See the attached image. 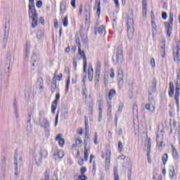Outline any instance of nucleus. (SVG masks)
Here are the masks:
<instances>
[{
    "label": "nucleus",
    "instance_id": "nucleus-1",
    "mask_svg": "<svg viewBox=\"0 0 180 180\" xmlns=\"http://www.w3.org/2000/svg\"><path fill=\"white\" fill-rule=\"evenodd\" d=\"M28 13L30 19H32V27L34 29L37 26V22L39 20V13L34 6V0H29L28 4Z\"/></svg>",
    "mask_w": 180,
    "mask_h": 180
},
{
    "label": "nucleus",
    "instance_id": "nucleus-2",
    "mask_svg": "<svg viewBox=\"0 0 180 180\" xmlns=\"http://www.w3.org/2000/svg\"><path fill=\"white\" fill-rule=\"evenodd\" d=\"M179 95H180V72L177 73V79L176 84V91H175V103L177 108V111H179Z\"/></svg>",
    "mask_w": 180,
    "mask_h": 180
},
{
    "label": "nucleus",
    "instance_id": "nucleus-3",
    "mask_svg": "<svg viewBox=\"0 0 180 180\" xmlns=\"http://www.w3.org/2000/svg\"><path fill=\"white\" fill-rule=\"evenodd\" d=\"M164 141V128L162 125L158 127V134L156 136V142L158 147H162V143Z\"/></svg>",
    "mask_w": 180,
    "mask_h": 180
},
{
    "label": "nucleus",
    "instance_id": "nucleus-4",
    "mask_svg": "<svg viewBox=\"0 0 180 180\" xmlns=\"http://www.w3.org/2000/svg\"><path fill=\"white\" fill-rule=\"evenodd\" d=\"M174 22V13L170 12L169 16V22H165V26L167 29V36L169 37L172 33V26Z\"/></svg>",
    "mask_w": 180,
    "mask_h": 180
},
{
    "label": "nucleus",
    "instance_id": "nucleus-5",
    "mask_svg": "<svg viewBox=\"0 0 180 180\" xmlns=\"http://www.w3.org/2000/svg\"><path fill=\"white\" fill-rule=\"evenodd\" d=\"M133 25H134L133 19H129L127 22V33L129 40H131L134 36V26Z\"/></svg>",
    "mask_w": 180,
    "mask_h": 180
},
{
    "label": "nucleus",
    "instance_id": "nucleus-6",
    "mask_svg": "<svg viewBox=\"0 0 180 180\" xmlns=\"http://www.w3.org/2000/svg\"><path fill=\"white\" fill-rule=\"evenodd\" d=\"M11 29V21H8L5 23L4 35L3 38V43L6 46L8 43V39L9 37V30Z\"/></svg>",
    "mask_w": 180,
    "mask_h": 180
},
{
    "label": "nucleus",
    "instance_id": "nucleus-7",
    "mask_svg": "<svg viewBox=\"0 0 180 180\" xmlns=\"http://www.w3.org/2000/svg\"><path fill=\"white\" fill-rule=\"evenodd\" d=\"M112 61L115 65H117V64H122V63H123V51L122 50H119L117 52L115 57L112 58Z\"/></svg>",
    "mask_w": 180,
    "mask_h": 180
},
{
    "label": "nucleus",
    "instance_id": "nucleus-8",
    "mask_svg": "<svg viewBox=\"0 0 180 180\" xmlns=\"http://www.w3.org/2000/svg\"><path fill=\"white\" fill-rule=\"evenodd\" d=\"M47 155H49V153L46 150H41L40 153L38 155V158L35 159L37 165H40L43 158H47Z\"/></svg>",
    "mask_w": 180,
    "mask_h": 180
},
{
    "label": "nucleus",
    "instance_id": "nucleus-9",
    "mask_svg": "<svg viewBox=\"0 0 180 180\" xmlns=\"http://www.w3.org/2000/svg\"><path fill=\"white\" fill-rule=\"evenodd\" d=\"M14 160H14L15 175V177L18 178V176H19V174H20V171H18V164H22V157H20L19 159H18V155H17V154H15V155H14Z\"/></svg>",
    "mask_w": 180,
    "mask_h": 180
},
{
    "label": "nucleus",
    "instance_id": "nucleus-10",
    "mask_svg": "<svg viewBox=\"0 0 180 180\" xmlns=\"http://www.w3.org/2000/svg\"><path fill=\"white\" fill-rule=\"evenodd\" d=\"M146 110H149L150 113L155 112V105H154V99L149 98L148 103L145 105Z\"/></svg>",
    "mask_w": 180,
    "mask_h": 180
},
{
    "label": "nucleus",
    "instance_id": "nucleus-11",
    "mask_svg": "<svg viewBox=\"0 0 180 180\" xmlns=\"http://www.w3.org/2000/svg\"><path fill=\"white\" fill-rule=\"evenodd\" d=\"M40 127L45 129L46 133H50V122L49 119L44 118L40 123Z\"/></svg>",
    "mask_w": 180,
    "mask_h": 180
},
{
    "label": "nucleus",
    "instance_id": "nucleus-12",
    "mask_svg": "<svg viewBox=\"0 0 180 180\" xmlns=\"http://www.w3.org/2000/svg\"><path fill=\"white\" fill-rule=\"evenodd\" d=\"M60 102V93H57L56 96V100L52 102L51 104V112L56 113V109H57V105Z\"/></svg>",
    "mask_w": 180,
    "mask_h": 180
},
{
    "label": "nucleus",
    "instance_id": "nucleus-13",
    "mask_svg": "<svg viewBox=\"0 0 180 180\" xmlns=\"http://www.w3.org/2000/svg\"><path fill=\"white\" fill-rule=\"evenodd\" d=\"M84 159H82L81 160L78 161V164L79 165H80V167H82V165H84V161L85 162L88 161V158L89 157V149H86V147L84 148Z\"/></svg>",
    "mask_w": 180,
    "mask_h": 180
},
{
    "label": "nucleus",
    "instance_id": "nucleus-14",
    "mask_svg": "<svg viewBox=\"0 0 180 180\" xmlns=\"http://www.w3.org/2000/svg\"><path fill=\"white\" fill-rule=\"evenodd\" d=\"M84 159H82L81 160L78 161V164L79 165H80V167H82V165H84V161L85 162L88 161V158L89 157V149H86V147L84 148Z\"/></svg>",
    "mask_w": 180,
    "mask_h": 180
},
{
    "label": "nucleus",
    "instance_id": "nucleus-15",
    "mask_svg": "<svg viewBox=\"0 0 180 180\" xmlns=\"http://www.w3.org/2000/svg\"><path fill=\"white\" fill-rule=\"evenodd\" d=\"M151 139H148V153H147V160L148 164H151Z\"/></svg>",
    "mask_w": 180,
    "mask_h": 180
},
{
    "label": "nucleus",
    "instance_id": "nucleus-16",
    "mask_svg": "<svg viewBox=\"0 0 180 180\" xmlns=\"http://www.w3.org/2000/svg\"><path fill=\"white\" fill-rule=\"evenodd\" d=\"M78 53L79 54L80 57H83V63H84V71L86 68V56H85V52L81 49V48H78Z\"/></svg>",
    "mask_w": 180,
    "mask_h": 180
},
{
    "label": "nucleus",
    "instance_id": "nucleus-17",
    "mask_svg": "<svg viewBox=\"0 0 180 180\" xmlns=\"http://www.w3.org/2000/svg\"><path fill=\"white\" fill-rule=\"evenodd\" d=\"M103 33H106L105 25L95 27V34H103Z\"/></svg>",
    "mask_w": 180,
    "mask_h": 180
},
{
    "label": "nucleus",
    "instance_id": "nucleus-18",
    "mask_svg": "<svg viewBox=\"0 0 180 180\" xmlns=\"http://www.w3.org/2000/svg\"><path fill=\"white\" fill-rule=\"evenodd\" d=\"M142 8H143V18L146 19L147 18V0L142 1Z\"/></svg>",
    "mask_w": 180,
    "mask_h": 180
},
{
    "label": "nucleus",
    "instance_id": "nucleus-19",
    "mask_svg": "<svg viewBox=\"0 0 180 180\" xmlns=\"http://www.w3.org/2000/svg\"><path fill=\"white\" fill-rule=\"evenodd\" d=\"M94 9H97L96 13L98 18L101 16V0H96Z\"/></svg>",
    "mask_w": 180,
    "mask_h": 180
},
{
    "label": "nucleus",
    "instance_id": "nucleus-20",
    "mask_svg": "<svg viewBox=\"0 0 180 180\" xmlns=\"http://www.w3.org/2000/svg\"><path fill=\"white\" fill-rule=\"evenodd\" d=\"M151 26H152V33H157V25H155V18L154 15H151Z\"/></svg>",
    "mask_w": 180,
    "mask_h": 180
},
{
    "label": "nucleus",
    "instance_id": "nucleus-21",
    "mask_svg": "<svg viewBox=\"0 0 180 180\" xmlns=\"http://www.w3.org/2000/svg\"><path fill=\"white\" fill-rule=\"evenodd\" d=\"M175 92V86H174V82H170L169 83V96L172 98L174 96V93Z\"/></svg>",
    "mask_w": 180,
    "mask_h": 180
},
{
    "label": "nucleus",
    "instance_id": "nucleus-22",
    "mask_svg": "<svg viewBox=\"0 0 180 180\" xmlns=\"http://www.w3.org/2000/svg\"><path fill=\"white\" fill-rule=\"evenodd\" d=\"M51 89L52 94H54V92H56V89H57V79H56V77L52 79Z\"/></svg>",
    "mask_w": 180,
    "mask_h": 180
},
{
    "label": "nucleus",
    "instance_id": "nucleus-23",
    "mask_svg": "<svg viewBox=\"0 0 180 180\" xmlns=\"http://www.w3.org/2000/svg\"><path fill=\"white\" fill-rule=\"evenodd\" d=\"M67 9V3L65 1H62L60 4V13H64Z\"/></svg>",
    "mask_w": 180,
    "mask_h": 180
},
{
    "label": "nucleus",
    "instance_id": "nucleus-24",
    "mask_svg": "<svg viewBox=\"0 0 180 180\" xmlns=\"http://www.w3.org/2000/svg\"><path fill=\"white\" fill-rule=\"evenodd\" d=\"M85 13H86V22H87V23H89V19H91V8H89V6L85 8Z\"/></svg>",
    "mask_w": 180,
    "mask_h": 180
},
{
    "label": "nucleus",
    "instance_id": "nucleus-25",
    "mask_svg": "<svg viewBox=\"0 0 180 180\" xmlns=\"http://www.w3.org/2000/svg\"><path fill=\"white\" fill-rule=\"evenodd\" d=\"M116 95V91L115 89H110L108 94V100L107 102H112L113 96Z\"/></svg>",
    "mask_w": 180,
    "mask_h": 180
},
{
    "label": "nucleus",
    "instance_id": "nucleus-26",
    "mask_svg": "<svg viewBox=\"0 0 180 180\" xmlns=\"http://www.w3.org/2000/svg\"><path fill=\"white\" fill-rule=\"evenodd\" d=\"M174 175H175V169L174 166H169V177L170 179H174Z\"/></svg>",
    "mask_w": 180,
    "mask_h": 180
},
{
    "label": "nucleus",
    "instance_id": "nucleus-27",
    "mask_svg": "<svg viewBox=\"0 0 180 180\" xmlns=\"http://www.w3.org/2000/svg\"><path fill=\"white\" fill-rule=\"evenodd\" d=\"M56 141H58L59 146H64L65 141H64V139H63V135L61 134H59L56 136Z\"/></svg>",
    "mask_w": 180,
    "mask_h": 180
},
{
    "label": "nucleus",
    "instance_id": "nucleus-28",
    "mask_svg": "<svg viewBox=\"0 0 180 180\" xmlns=\"http://www.w3.org/2000/svg\"><path fill=\"white\" fill-rule=\"evenodd\" d=\"M57 157L60 158V160L63 159L64 157V151L63 150H59L57 153L53 154V158L55 160H57Z\"/></svg>",
    "mask_w": 180,
    "mask_h": 180
},
{
    "label": "nucleus",
    "instance_id": "nucleus-29",
    "mask_svg": "<svg viewBox=\"0 0 180 180\" xmlns=\"http://www.w3.org/2000/svg\"><path fill=\"white\" fill-rule=\"evenodd\" d=\"M89 115L92 116L94 115V101H91L89 103Z\"/></svg>",
    "mask_w": 180,
    "mask_h": 180
},
{
    "label": "nucleus",
    "instance_id": "nucleus-30",
    "mask_svg": "<svg viewBox=\"0 0 180 180\" xmlns=\"http://www.w3.org/2000/svg\"><path fill=\"white\" fill-rule=\"evenodd\" d=\"M172 155L173 158H174L175 161H178L179 160V156L178 155V151H176V148L172 146Z\"/></svg>",
    "mask_w": 180,
    "mask_h": 180
},
{
    "label": "nucleus",
    "instance_id": "nucleus-31",
    "mask_svg": "<svg viewBox=\"0 0 180 180\" xmlns=\"http://www.w3.org/2000/svg\"><path fill=\"white\" fill-rule=\"evenodd\" d=\"M105 165H110V151L105 153Z\"/></svg>",
    "mask_w": 180,
    "mask_h": 180
},
{
    "label": "nucleus",
    "instance_id": "nucleus-32",
    "mask_svg": "<svg viewBox=\"0 0 180 180\" xmlns=\"http://www.w3.org/2000/svg\"><path fill=\"white\" fill-rule=\"evenodd\" d=\"M107 113L108 115H112V101H107Z\"/></svg>",
    "mask_w": 180,
    "mask_h": 180
},
{
    "label": "nucleus",
    "instance_id": "nucleus-33",
    "mask_svg": "<svg viewBox=\"0 0 180 180\" xmlns=\"http://www.w3.org/2000/svg\"><path fill=\"white\" fill-rule=\"evenodd\" d=\"M91 69V71L89 70L88 76H89V80L90 81V82H92L94 79V69L92 68Z\"/></svg>",
    "mask_w": 180,
    "mask_h": 180
},
{
    "label": "nucleus",
    "instance_id": "nucleus-34",
    "mask_svg": "<svg viewBox=\"0 0 180 180\" xmlns=\"http://www.w3.org/2000/svg\"><path fill=\"white\" fill-rule=\"evenodd\" d=\"M37 61V55L36 53H33L31 56V63H32V65L34 66V63Z\"/></svg>",
    "mask_w": 180,
    "mask_h": 180
},
{
    "label": "nucleus",
    "instance_id": "nucleus-35",
    "mask_svg": "<svg viewBox=\"0 0 180 180\" xmlns=\"http://www.w3.org/2000/svg\"><path fill=\"white\" fill-rule=\"evenodd\" d=\"M96 75H101V63H97L96 68Z\"/></svg>",
    "mask_w": 180,
    "mask_h": 180
},
{
    "label": "nucleus",
    "instance_id": "nucleus-36",
    "mask_svg": "<svg viewBox=\"0 0 180 180\" xmlns=\"http://www.w3.org/2000/svg\"><path fill=\"white\" fill-rule=\"evenodd\" d=\"M162 163H163V165H166L167 164V161H168V154L167 153H165L162 156Z\"/></svg>",
    "mask_w": 180,
    "mask_h": 180
},
{
    "label": "nucleus",
    "instance_id": "nucleus-37",
    "mask_svg": "<svg viewBox=\"0 0 180 180\" xmlns=\"http://www.w3.org/2000/svg\"><path fill=\"white\" fill-rule=\"evenodd\" d=\"M63 23L64 27H68V15L65 16Z\"/></svg>",
    "mask_w": 180,
    "mask_h": 180
},
{
    "label": "nucleus",
    "instance_id": "nucleus-38",
    "mask_svg": "<svg viewBox=\"0 0 180 180\" xmlns=\"http://www.w3.org/2000/svg\"><path fill=\"white\" fill-rule=\"evenodd\" d=\"M75 144L77 147H81L82 146V139L77 138L75 141Z\"/></svg>",
    "mask_w": 180,
    "mask_h": 180
},
{
    "label": "nucleus",
    "instance_id": "nucleus-39",
    "mask_svg": "<svg viewBox=\"0 0 180 180\" xmlns=\"http://www.w3.org/2000/svg\"><path fill=\"white\" fill-rule=\"evenodd\" d=\"M114 180H120L117 169H114Z\"/></svg>",
    "mask_w": 180,
    "mask_h": 180
},
{
    "label": "nucleus",
    "instance_id": "nucleus-40",
    "mask_svg": "<svg viewBox=\"0 0 180 180\" xmlns=\"http://www.w3.org/2000/svg\"><path fill=\"white\" fill-rule=\"evenodd\" d=\"M30 53V45L27 44L25 49V57H29V54Z\"/></svg>",
    "mask_w": 180,
    "mask_h": 180
},
{
    "label": "nucleus",
    "instance_id": "nucleus-41",
    "mask_svg": "<svg viewBox=\"0 0 180 180\" xmlns=\"http://www.w3.org/2000/svg\"><path fill=\"white\" fill-rule=\"evenodd\" d=\"M82 94L84 96H85V98L88 96V89H86V87L84 86L82 88Z\"/></svg>",
    "mask_w": 180,
    "mask_h": 180
},
{
    "label": "nucleus",
    "instance_id": "nucleus-42",
    "mask_svg": "<svg viewBox=\"0 0 180 180\" xmlns=\"http://www.w3.org/2000/svg\"><path fill=\"white\" fill-rule=\"evenodd\" d=\"M118 78H123V70L122 68H119L117 70Z\"/></svg>",
    "mask_w": 180,
    "mask_h": 180
},
{
    "label": "nucleus",
    "instance_id": "nucleus-43",
    "mask_svg": "<svg viewBox=\"0 0 180 180\" xmlns=\"http://www.w3.org/2000/svg\"><path fill=\"white\" fill-rule=\"evenodd\" d=\"M160 53L162 58H164V57H165V46H161Z\"/></svg>",
    "mask_w": 180,
    "mask_h": 180
},
{
    "label": "nucleus",
    "instance_id": "nucleus-44",
    "mask_svg": "<svg viewBox=\"0 0 180 180\" xmlns=\"http://www.w3.org/2000/svg\"><path fill=\"white\" fill-rule=\"evenodd\" d=\"M82 41L83 44H86L88 43V37L85 35L82 36Z\"/></svg>",
    "mask_w": 180,
    "mask_h": 180
},
{
    "label": "nucleus",
    "instance_id": "nucleus-45",
    "mask_svg": "<svg viewBox=\"0 0 180 180\" xmlns=\"http://www.w3.org/2000/svg\"><path fill=\"white\" fill-rule=\"evenodd\" d=\"M44 180H50V171L46 170L45 172V178Z\"/></svg>",
    "mask_w": 180,
    "mask_h": 180
},
{
    "label": "nucleus",
    "instance_id": "nucleus-46",
    "mask_svg": "<svg viewBox=\"0 0 180 180\" xmlns=\"http://www.w3.org/2000/svg\"><path fill=\"white\" fill-rule=\"evenodd\" d=\"M75 42L78 49L81 48V40L79 39V37L75 38Z\"/></svg>",
    "mask_w": 180,
    "mask_h": 180
},
{
    "label": "nucleus",
    "instance_id": "nucleus-47",
    "mask_svg": "<svg viewBox=\"0 0 180 180\" xmlns=\"http://www.w3.org/2000/svg\"><path fill=\"white\" fill-rule=\"evenodd\" d=\"M94 144H99V142L98 141V133L96 132L94 134V137L93 139Z\"/></svg>",
    "mask_w": 180,
    "mask_h": 180
},
{
    "label": "nucleus",
    "instance_id": "nucleus-48",
    "mask_svg": "<svg viewBox=\"0 0 180 180\" xmlns=\"http://www.w3.org/2000/svg\"><path fill=\"white\" fill-rule=\"evenodd\" d=\"M123 103H120L118 106L117 113H122V110H123Z\"/></svg>",
    "mask_w": 180,
    "mask_h": 180
},
{
    "label": "nucleus",
    "instance_id": "nucleus-49",
    "mask_svg": "<svg viewBox=\"0 0 180 180\" xmlns=\"http://www.w3.org/2000/svg\"><path fill=\"white\" fill-rule=\"evenodd\" d=\"M110 78H115V69L113 68H110Z\"/></svg>",
    "mask_w": 180,
    "mask_h": 180
},
{
    "label": "nucleus",
    "instance_id": "nucleus-50",
    "mask_svg": "<svg viewBox=\"0 0 180 180\" xmlns=\"http://www.w3.org/2000/svg\"><path fill=\"white\" fill-rule=\"evenodd\" d=\"M118 150L120 153H122V150H123V143H122V141H120L118 143Z\"/></svg>",
    "mask_w": 180,
    "mask_h": 180
},
{
    "label": "nucleus",
    "instance_id": "nucleus-51",
    "mask_svg": "<svg viewBox=\"0 0 180 180\" xmlns=\"http://www.w3.org/2000/svg\"><path fill=\"white\" fill-rule=\"evenodd\" d=\"M77 60H78V58H77V57H75L73 58V67H74L75 70H77Z\"/></svg>",
    "mask_w": 180,
    "mask_h": 180
},
{
    "label": "nucleus",
    "instance_id": "nucleus-52",
    "mask_svg": "<svg viewBox=\"0 0 180 180\" xmlns=\"http://www.w3.org/2000/svg\"><path fill=\"white\" fill-rule=\"evenodd\" d=\"M39 82L41 85V89H43V85L41 84H43V78H41V77L38 78L37 79V84H39Z\"/></svg>",
    "mask_w": 180,
    "mask_h": 180
},
{
    "label": "nucleus",
    "instance_id": "nucleus-53",
    "mask_svg": "<svg viewBox=\"0 0 180 180\" xmlns=\"http://www.w3.org/2000/svg\"><path fill=\"white\" fill-rule=\"evenodd\" d=\"M123 84H124V82L123 81V77L119 78L118 85L120 86H123Z\"/></svg>",
    "mask_w": 180,
    "mask_h": 180
},
{
    "label": "nucleus",
    "instance_id": "nucleus-54",
    "mask_svg": "<svg viewBox=\"0 0 180 180\" xmlns=\"http://www.w3.org/2000/svg\"><path fill=\"white\" fill-rule=\"evenodd\" d=\"M77 0H71V5L73 8V9H76L77 8V5L75 4V2H76Z\"/></svg>",
    "mask_w": 180,
    "mask_h": 180
},
{
    "label": "nucleus",
    "instance_id": "nucleus-55",
    "mask_svg": "<svg viewBox=\"0 0 180 180\" xmlns=\"http://www.w3.org/2000/svg\"><path fill=\"white\" fill-rule=\"evenodd\" d=\"M150 64H151V67H153V68H154V67H155V60L154 59V58H152L150 59Z\"/></svg>",
    "mask_w": 180,
    "mask_h": 180
},
{
    "label": "nucleus",
    "instance_id": "nucleus-56",
    "mask_svg": "<svg viewBox=\"0 0 180 180\" xmlns=\"http://www.w3.org/2000/svg\"><path fill=\"white\" fill-rule=\"evenodd\" d=\"M162 18L164 20H167V18H168V15H167V12L162 13Z\"/></svg>",
    "mask_w": 180,
    "mask_h": 180
},
{
    "label": "nucleus",
    "instance_id": "nucleus-57",
    "mask_svg": "<svg viewBox=\"0 0 180 180\" xmlns=\"http://www.w3.org/2000/svg\"><path fill=\"white\" fill-rule=\"evenodd\" d=\"M43 5V2L41 1H38L37 3H36V6L38 7V8H40L41 6H42Z\"/></svg>",
    "mask_w": 180,
    "mask_h": 180
},
{
    "label": "nucleus",
    "instance_id": "nucleus-58",
    "mask_svg": "<svg viewBox=\"0 0 180 180\" xmlns=\"http://www.w3.org/2000/svg\"><path fill=\"white\" fill-rule=\"evenodd\" d=\"M85 172H86V167H82V169H81L82 175H84V174H85Z\"/></svg>",
    "mask_w": 180,
    "mask_h": 180
},
{
    "label": "nucleus",
    "instance_id": "nucleus-59",
    "mask_svg": "<svg viewBox=\"0 0 180 180\" xmlns=\"http://www.w3.org/2000/svg\"><path fill=\"white\" fill-rule=\"evenodd\" d=\"M77 180H86V176L81 175L79 176V179Z\"/></svg>",
    "mask_w": 180,
    "mask_h": 180
},
{
    "label": "nucleus",
    "instance_id": "nucleus-60",
    "mask_svg": "<svg viewBox=\"0 0 180 180\" xmlns=\"http://www.w3.org/2000/svg\"><path fill=\"white\" fill-rule=\"evenodd\" d=\"M85 126H86V130H88V129H89L88 118H85Z\"/></svg>",
    "mask_w": 180,
    "mask_h": 180
},
{
    "label": "nucleus",
    "instance_id": "nucleus-61",
    "mask_svg": "<svg viewBox=\"0 0 180 180\" xmlns=\"http://www.w3.org/2000/svg\"><path fill=\"white\" fill-rule=\"evenodd\" d=\"M54 27L55 29H58V22H57V19L54 20Z\"/></svg>",
    "mask_w": 180,
    "mask_h": 180
},
{
    "label": "nucleus",
    "instance_id": "nucleus-62",
    "mask_svg": "<svg viewBox=\"0 0 180 180\" xmlns=\"http://www.w3.org/2000/svg\"><path fill=\"white\" fill-rule=\"evenodd\" d=\"M114 2L115 4L116 8H119L120 6V4H119V0H114Z\"/></svg>",
    "mask_w": 180,
    "mask_h": 180
},
{
    "label": "nucleus",
    "instance_id": "nucleus-63",
    "mask_svg": "<svg viewBox=\"0 0 180 180\" xmlns=\"http://www.w3.org/2000/svg\"><path fill=\"white\" fill-rule=\"evenodd\" d=\"M98 112L99 113H103V109L102 108V105H101V104L99 105Z\"/></svg>",
    "mask_w": 180,
    "mask_h": 180
},
{
    "label": "nucleus",
    "instance_id": "nucleus-64",
    "mask_svg": "<svg viewBox=\"0 0 180 180\" xmlns=\"http://www.w3.org/2000/svg\"><path fill=\"white\" fill-rule=\"evenodd\" d=\"M96 85H97V86H99V76H98L97 79L95 82Z\"/></svg>",
    "mask_w": 180,
    "mask_h": 180
}]
</instances>
